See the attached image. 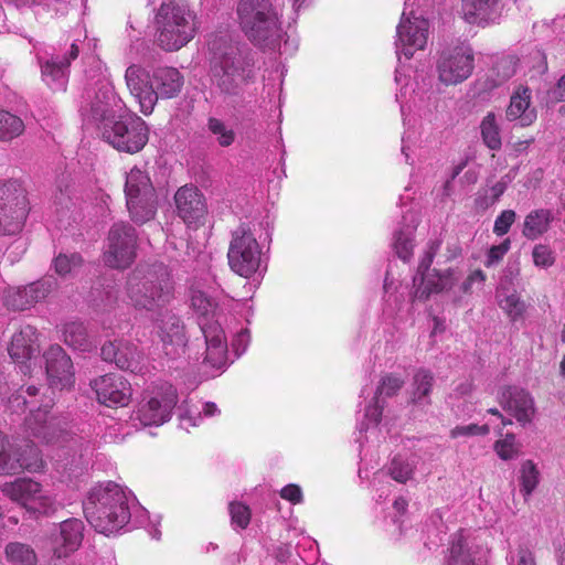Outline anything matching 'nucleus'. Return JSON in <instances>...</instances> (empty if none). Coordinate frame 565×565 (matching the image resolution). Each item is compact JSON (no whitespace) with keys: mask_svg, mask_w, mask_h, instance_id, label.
Segmentation results:
<instances>
[{"mask_svg":"<svg viewBox=\"0 0 565 565\" xmlns=\"http://www.w3.org/2000/svg\"><path fill=\"white\" fill-rule=\"evenodd\" d=\"M98 74L88 76L83 93L81 111L96 122H104L121 109V100L116 96L114 87L98 66Z\"/></svg>","mask_w":565,"mask_h":565,"instance_id":"obj_9","label":"nucleus"},{"mask_svg":"<svg viewBox=\"0 0 565 565\" xmlns=\"http://www.w3.org/2000/svg\"><path fill=\"white\" fill-rule=\"evenodd\" d=\"M3 303L11 310H26L33 307L29 297L28 285L23 287H10L3 291Z\"/></svg>","mask_w":565,"mask_h":565,"instance_id":"obj_46","label":"nucleus"},{"mask_svg":"<svg viewBox=\"0 0 565 565\" xmlns=\"http://www.w3.org/2000/svg\"><path fill=\"white\" fill-rule=\"evenodd\" d=\"M499 403L522 426L530 424L535 415L534 399L524 388L518 386L503 387L499 393Z\"/></svg>","mask_w":565,"mask_h":565,"instance_id":"obj_26","label":"nucleus"},{"mask_svg":"<svg viewBox=\"0 0 565 565\" xmlns=\"http://www.w3.org/2000/svg\"><path fill=\"white\" fill-rule=\"evenodd\" d=\"M24 129V122L19 116L0 109V141H11L21 136Z\"/></svg>","mask_w":565,"mask_h":565,"instance_id":"obj_43","label":"nucleus"},{"mask_svg":"<svg viewBox=\"0 0 565 565\" xmlns=\"http://www.w3.org/2000/svg\"><path fill=\"white\" fill-rule=\"evenodd\" d=\"M99 403L106 406H126L132 395L130 383L119 374H105L90 383Z\"/></svg>","mask_w":565,"mask_h":565,"instance_id":"obj_25","label":"nucleus"},{"mask_svg":"<svg viewBox=\"0 0 565 565\" xmlns=\"http://www.w3.org/2000/svg\"><path fill=\"white\" fill-rule=\"evenodd\" d=\"M494 451L502 460H511L518 457L519 446L513 434H507L504 438L494 444Z\"/></svg>","mask_w":565,"mask_h":565,"instance_id":"obj_52","label":"nucleus"},{"mask_svg":"<svg viewBox=\"0 0 565 565\" xmlns=\"http://www.w3.org/2000/svg\"><path fill=\"white\" fill-rule=\"evenodd\" d=\"M516 213L513 210H504L502 211L495 218L493 224V233L497 236L505 235L512 224L515 222Z\"/></svg>","mask_w":565,"mask_h":565,"instance_id":"obj_58","label":"nucleus"},{"mask_svg":"<svg viewBox=\"0 0 565 565\" xmlns=\"http://www.w3.org/2000/svg\"><path fill=\"white\" fill-rule=\"evenodd\" d=\"M125 295L138 311L160 313L175 297L174 281L162 263L140 264L127 277Z\"/></svg>","mask_w":565,"mask_h":565,"instance_id":"obj_2","label":"nucleus"},{"mask_svg":"<svg viewBox=\"0 0 565 565\" xmlns=\"http://www.w3.org/2000/svg\"><path fill=\"white\" fill-rule=\"evenodd\" d=\"M532 258L534 265L540 268H548L555 263L553 250L544 244H537L533 247Z\"/></svg>","mask_w":565,"mask_h":565,"instance_id":"obj_55","label":"nucleus"},{"mask_svg":"<svg viewBox=\"0 0 565 565\" xmlns=\"http://www.w3.org/2000/svg\"><path fill=\"white\" fill-rule=\"evenodd\" d=\"M29 211L26 190L21 182L0 181V235L19 233Z\"/></svg>","mask_w":565,"mask_h":565,"instance_id":"obj_10","label":"nucleus"},{"mask_svg":"<svg viewBox=\"0 0 565 565\" xmlns=\"http://www.w3.org/2000/svg\"><path fill=\"white\" fill-rule=\"evenodd\" d=\"M473 53L466 46L447 47L437 58L439 81L445 85H457L466 81L473 71Z\"/></svg>","mask_w":565,"mask_h":565,"instance_id":"obj_19","label":"nucleus"},{"mask_svg":"<svg viewBox=\"0 0 565 565\" xmlns=\"http://www.w3.org/2000/svg\"><path fill=\"white\" fill-rule=\"evenodd\" d=\"M100 355L104 361L114 362L120 370L134 374L148 372L145 354L128 341L120 340L103 344Z\"/></svg>","mask_w":565,"mask_h":565,"instance_id":"obj_20","label":"nucleus"},{"mask_svg":"<svg viewBox=\"0 0 565 565\" xmlns=\"http://www.w3.org/2000/svg\"><path fill=\"white\" fill-rule=\"evenodd\" d=\"M280 497L292 504L302 502V491L299 486L290 483L280 490Z\"/></svg>","mask_w":565,"mask_h":565,"instance_id":"obj_63","label":"nucleus"},{"mask_svg":"<svg viewBox=\"0 0 565 565\" xmlns=\"http://www.w3.org/2000/svg\"><path fill=\"white\" fill-rule=\"evenodd\" d=\"M429 22L423 17H417L413 11L402 13L398 25L396 26V55L398 63L402 62V55L405 60H411L414 53L423 50L428 40Z\"/></svg>","mask_w":565,"mask_h":565,"instance_id":"obj_17","label":"nucleus"},{"mask_svg":"<svg viewBox=\"0 0 565 565\" xmlns=\"http://www.w3.org/2000/svg\"><path fill=\"white\" fill-rule=\"evenodd\" d=\"M507 563L508 565H536L532 546L527 542H521L516 547H510Z\"/></svg>","mask_w":565,"mask_h":565,"instance_id":"obj_50","label":"nucleus"},{"mask_svg":"<svg viewBox=\"0 0 565 565\" xmlns=\"http://www.w3.org/2000/svg\"><path fill=\"white\" fill-rule=\"evenodd\" d=\"M72 186L66 178H62L56 184V191L54 193V203L62 209H68L72 203Z\"/></svg>","mask_w":565,"mask_h":565,"instance_id":"obj_57","label":"nucleus"},{"mask_svg":"<svg viewBox=\"0 0 565 565\" xmlns=\"http://www.w3.org/2000/svg\"><path fill=\"white\" fill-rule=\"evenodd\" d=\"M184 84L183 75L174 67H159L153 71L151 86L158 98H173L182 89Z\"/></svg>","mask_w":565,"mask_h":565,"instance_id":"obj_32","label":"nucleus"},{"mask_svg":"<svg viewBox=\"0 0 565 565\" xmlns=\"http://www.w3.org/2000/svg\"><path fill=\"white\" fill-rule=\"evenodd\" d=\"M489 433L488 425L479 426L477 424H469L465 426H456L450 430V437L456 439L460 437H470L477 435H487Z\"/></svg>","mask_w":565,"mask_h":565,"instance_id":"obj_59","label":"nucleus"},{"mask_svg":"<svg viewBox=\"0 0 565 565\" xmlns=\"http://www.w3.org/2000/svg\"><path fill=\"white\" fill-rule=\"evenodd\" d=\"M434 382L435 376L431 371L424 367L418 369L411 384V403L418 406L430 405V393Z\"/></svg>","mask_w":565,"mask_h":565,"instance_id":"obj_36","label":"nucleus"},{"mask_svg":"<svg viewBox=\"0 0 565 565\" xmlns=\"http://www.w3.org/2000/svg\"><path fill=\"white\" fill-rule=\"evenodd\" d=\"M231 269L242 277H249L262 267V248L248 224H241L232 233L227 253Z\"/></svg>","mask_w":565,"mask_h":565,"instance_id":"obj_11","label":"nucleus"},{"mask_svg":"<svg viewBox=\"0 0 565 565\" xmlns=\"http://www.w3.org/2000/svg\"><path fill=\"white\" fill-rule=\"evenodd\" d=\"M519 480L521 492L525 498L530 497L540 481V472L532 460L522 462Z\"/></svg>","mask_w":565,"mask_h":565,"instance_id":"obj_48","label":"nucleus"},{"mask_svg":"<svg viewBox=\"0 0 565 565\" xmlns=\"http://www.w3.org/2000/svg\"><path fill=\"white\" fill-rule=\"evenodd\" d=\"M84 40L74 39L70 43L66 42L60 52L54 51L47 56H38L41 78L51 90H66L71 62L84 51Z\"/></svg>","mask_w":565,"mask_h":565,"instance_id":"obj_13","label":"nucleus"},{"mask_svg":"<svg viewBox=\"0 0 565 565\" xmlns=\"http://www.w3.org/2000/svg\"><path fill=\"white\" fill-rule=\"evenodd\" d=\"M102 134L116 150L130 154L141 151L149 140V127L137 115L122 117L110 126L105 124Z\"/></svg>","mask_w":565,"mask_h":565,"instance_id":"obj_12","label":"nucleus"},{"mask_svg":"<svg viewBox=\"0 0 565 565\" xmlns=\"http://www.w3.org/2000/svg\"><path fill=\"white\" fill-rule=\"evenodd\" d=\"M416 467V456L405 457L403 455H396L388 466V473L395 481L405 483L413 478Z\"/></svg>","mask_w":565,"mask_h":565,"instance_id":"obj_41","label":"nucleus"},{"mask_svg":"<svg viewBox=\"0 0 565 565\" xmlns=\"http://www.w3.org/2000/svg\"><path fill=\"white\" fill-rule=\"evenodd\" d=\"M9 355L15 363L24 364L40 352L39 333L30 324L23 326L11 339Z\"/></svg>","mask_w":565,"mask_h":565,"instance_id":"obj_30","label":"nucleus"},{"mask_svg":"<svg viewBox=\"0 0 565 565\" xmlns=\"http://www.w3.org/2000/svg\"><path fill=\"white\" fill-rule=\"evenodd\" d=\"M153 334L159 339L164 354L171 359L184 353L188 342L182 319L172 310L164 308L151 317Z\"/></svg>","mask_w":565,"mask_h":565,"instance_id":"obj_18","label":"nucleus"},{"mask_svg":"<svg viewBox=\"0 0 565 565\" xmlns=\"http://www.w3.org/2000/svg\"><path fill=\"white\" fill-rule=\"evenodd\" d=\"M196 15L180 2H163L156 15V41L167 52L178 51L195 35Z\"/></svg>","mask_w":565,"mask_h":565,"instance_id":"obj_6","label":"nucleus"},{"mask_svg":"<svg viewBox=\"0 0 565 565\" xmlns=\"http://www.w3.org/2000/svg\"><path fill=\"white\" fill-rule=\"evenodd\" d=\"M2 493L28 511L50 515L57 509L55 499L46 493L41 483L30 478H18L1 486Z\"/></svg>","mask_w":565,"mask_h":565,"instance_id":"obj_14","label":"nucleus"},{"mask_svg":"<svg viewBox=\"0 0 565 565\" xmlns=\"http://www.w3.org/2000/svg\"><path fill=\"white\" fill-rule=\"evenodd\" d=\"M404 385V380L395 374H386L382 377L374 396V403L365 408V418L372 423L377 424L381 420L383 405L381 397H391L395 395Z\"/></svg>","mask_w":565,"mask_h":565,"instance_id":"obj_33","label":"nucleus"},{"mask_svg":"<svg viewBox=\"0 0 565 565\" xmlns=\"http://www.w3.org/2000/svg\"><path fill=\"white\" fill-rule=\"evenodd\" d=\"M61 331L63 340L68 347L83 352L89 351L93 348V342L83 322H66L63 324Z\"/></svg>","mask_w":565,"mask_h":565,"instance_id":"obj_37","label":"nucleus"},{"mask_svg":"<svg viewBox=\"0 0 565 565\" xmlns=\"http://www.w3.org/2000/svg\"><path fill=\"white\" fill-rule=\"evenodd\" d=\"M128 493H129L130 512H131L130 520H132L135 526H142L148 521V511L138 504V502L136 501V498L132 495V493L130 491H128Z\"/></svg>","mask_w":565,"mask_h":565,"instance_id":"obj_62","label":"nucleus"},{"mask_svg":"<svg viewBox=\"0 0 565 565\" xmlns=\"http://www.w3.org/2000/svg\"><path fill=\"white\" fill-rule=\"evenodd\" d=\"M85 525L82 520L70 518L62 521L50 534L53 557L66 558L79 548L84 539Z\"/></svg>","mask_w":565,"mask_h":565,"instance_id":"obj_23","label":"nucleus"},{"mask_svg":"<svg viewBox=\"0 0 565 565\" xmlns=\"http://www.w3.org/2000/svg\"><path fill=\"white\" fill-rule=\"evenodd\" d=\"M125 79L131 95L140 105V111L150 115L156 106V94L145 68L136 64L130 65L126 70Z\"/></svg>","mask_w":565,"mask_h":565,"instance_id":"obj_29","label":"nucleus"},{"mask_svg":"<svg viewBox=\"0 0 565 565\" xmlns=\"http://www.w3.org/2000/svg\"><path fill=\"white\" fill-rule=\"evenodd\" d=\"M516 63L513 57H504L497 62L494 70L498 73V84H501L515 74Z\"/></svg>","mask_w":565,"mask_h":565,"instance_id":"obj_61","label":"nucleus"},{"mask_svg":"<svg viewBox=\"0 0 565 565\" xmlns=\"http://www.w3.org/2000/svg\"><path fill=\"white\" fill-rule=\"evenodd\" d=\"M230 514L232 523L237 525L239 529H246L250 521L249 508L239 502H232L230 504Z\"/></svg>","mask_w":565,"mask_h":565,"instance_id":"obj_56","label":"nucleus"},{"mask_svg":"<svg viewBox=\"0 0 565 565\" xmlns=\"http://www.w3.org/2000/svg\"><path fill=\"white\" fill-rule=\"evenodd\" d=\"M191 307L199 315V326L205 341L202 363L216 371L223 370L227 364V343L224 330L214 319L218 302L202 290H192Z\"/></svg>","mask_w":565,"mask_h":565,"instance_id":"obj_5","label":"nucleus"},{"mask_svg":"<svg viewBox=\"0 0 565 565\" xmlns=\"http://www.w3.org/2000/svg\"><path fill=\"white\" fill-rule=\"evenodd\" d=\"M21 459H23V461H25V462H28V461L32 462L35 459L40 460L39 468H36L34 470L26 469L29 472H39V471H42L44 469L45 463H44V460L41 457L40 450L32 443H26L23 450L18 449L15 451V457L12 458V461H22Z\"/></svg>","mask_w":565,"mask_h":565,"instance_id":"obj_54","label":"nucleus"},{"mask_svg":"<svg viewBox=\"0 0 565 565\" xmlns=\"http://www.w3.org/2000/svg\"><path fill=\"white\" fill-rule=\"evenodd\" d=\"M531 97L532 93L529 87L519 86L511 95L505 118L509 121H516L521 127L532 125L537 118V113L531 105Z\"/></svg>","mask_w":565,"mask_h":565,"instance_id":"obj_31","label":"nucleus"},{"mask_svg":"<svg viewBox=\"0 0 565 565\" xmlns=\"http://www.w3.org/2000/svg\"><path fill=\"white\" fill-rule=\"evenodd\" d=\"M221 412L215 403L207 402L204 404L202 412L198 409L180 408L179 420L181 428L189 430L191 427H196L203 419V417H213L218 415Z\"/></svg>","mask_w":565,"mask_h":565,"instance_id":"obj_42","label":"nucleus"},{"mask_svg":"<svg viewBox=\"0 0 565 565\" xmlns=\"http://www.w3.org/2000/svg\"><path fill=\"white\" fill-rule=\"evenodd\" d=\"M43 358L50 388L64 390L74 385L73 363L61 345H51L44 351Z\"/></svg>","mask_w":565,"mask_h":565,"instance_id":"obj_24","label":"nucleus"},{"mask_svg":"<svg viewBox=\"0 0 565 565\" xmlns=\"http://www.w3.org/2000/svg\"><path fill=\"white\" fill-rule=\"evenodd\" d=\"M40 460L34 461H12L10 452V444L6 436L0 431V475L17 473L21 469H36L39 468Z\"/></svg>","mask_w":565,"mask_h":565,"instance_id":"obj_38","label":"nucleus"},{"mask_svg":"<svg viewBox=\"0 0 565 565\" xmlns=\"http://www.w3.org/2000/svg\"><path fill=\"white\" fill-rule=\"evenodd\" d=\"M404 221L407 222L406 226L394 233L393 246L397 256L408 262L413 256V236L418 224V218L414 212L407 211L403 216Z\"/></svg>","mask_w":565,"mask_h":565,"instance_id":"obj_34","label":"nucleus"},{"mask_svg":"<svg viewBox=\"0 0 565 565\" xmlns=\"http://www.w3.org/2000/svg\"><path fill=\"white\" fill-rule=\"evenodd\" d=\"M38 394L39 388L34 385H30L25 390L21 387L9 397L8 406L13 413H23L28 405L33 404V402L28 401V397H35Z\"/></svg>","mask_w":565,"mask_h":565,"instance_id":"obj_51","label":"nucleus"},{"mask_svg":"<svg viewBox=\"0 0 565 565\" xmlns=\"http://www.w3.org/2000/svg\"><path fill=\"white\" fill-rule=\"evenodd\" d=\"M483 143L491 150H499L502 146L500 127L494 113H488L480 124Z\"/></svg>","mask_w":565,"mask_h":565,"instance_id":"obj_44","label":"nucleus"},{"mask_svg":"<svg viewBox=\"0 0 565 565\" xmlns=\"http://www.w3.org/2000/svg\"><path fill=\"white\" fill-rule=\"evenodd\" d=\"M124 192L129 215L135 223L143 224L154 217L158 198L146 171L138 167L130 169L126 174Z\"/></svg>","mask_w":565,"mask_h":565,"instance_id":"obj_8","label":"nucleus"},{"mask_svg":"<svg viewBox=\"0 0 565 565\" xmlns=\"http://www.w3.org/2000/svg\"><path fill=\"white\" fill-rule=\"evenodd\" d=\"M458 276L455 269H433L428 276H414L412 301H425L430 295L447 291L457 282Z\"/></svg>","mask_w":565,"mask_h":565,"instance_id":"obj_27","label":"nucleus"},{"mask_svg":"<svg viewBox=\"0 0 565 565\" xmlns=\"http://www.w3.org/2000/svg\"><path fill=\"white\" fill-rule=\"evenodd\" d=\"M177 213L190 228L205 223L207 205L202 192L193 185L181 186L174 194Z\"/></svg>","mask_w":565,"mask_h":565,"instance_id":"obj_22","label":"nucleus"},{"mask_svg":"<svg viewBox=\"0 0 565 565\" xmlns=\"http://www.w3.org/2000/svg\"><path fill=\"white\" fill-rule=\"evenodd\" d=\"M502 0H461L459 15L469 24L487 26L501 17Z\"/></svg>","mask_w":565,"mask_h":565,"instance_id":"obj_28","label":"nucleus"},{"mask_svg":"<svg viewBox=\"0 0 565 565\" xmlns=\"http://www.w3.org/2000/svg\"><path fill=\"white\" fill-rule=\"evenodd\" d=\"M52 406V398H49L45 402L42 401L36 409H31L25 418V426L30 434L46 444H68L70 449L75 452L82 454L83 450H87L88 441L70 431L66 419L53 414Z\"/></svg>","mask_w":565,"mask_h":565,"instance_id":"obj_7","label":"nucleus"},{"mask_svg":"<svg viewBox=\"0 0 565 565\" xmlns=\"http://www.w3.org/2000/svg\"><path fill=\"white\" fill-rule=\"evenodd\" d=\"M207 129L216 138L218 146L223 148L232 146L236 139L233 128L222 119L210 117L207 119Z\"/></svg>","mask_w":565,"mask_h":565,"instance_id":"obj_47","label":"nucleus"},{"mask_svg":"<svg viewBox=\"0 0 565 565\" xmlns=\"http://www.w3.org/2000/svg\"><path fill=\"white\" fill-rule=\"evenodd\" d=\"M271 555L276 559V565H285L291 557V545L280 543L273 548Z\"/></svg>","mask_w":565,"mask_h":565,"instance_id":"obj_64","label":"nucleus"},{"mask_svg":"<svg viewBox=\"0 0 565 565\" xmlns=\"http://www.w3.org/2000/svg\"><path fill=\"white\" fill-rule=\"evenodd\" d=\"M177 403V390L171 384L163 383L139 403L136 419L143 426H160L170 420Z\"/></svg>","mask_w":565,"mask_h":565,"instance_id":"obj_16","label":"nucleus"},{"mask_svg":"<svg viewBox=\"0 0 565 565\" xmlns=\"http://www.w3.org/2000/svg\"><path fill=\"white\" fill-rule=\"evenodd\" d=\"M57 280L53 276L43 277L28 285L29 297L33 305L46 299L57 288Z\"/></svg>","mask_w":565,"mask_h":565,"instance_id":"obj_49","label":"nucleus"},{"mask_svg":"<svg viewBox=\"0 0 565 565\" xmlns=\"http://www.w3.org/2000/svg\"><path fill=\"white\" fill-rule=\"evenodd\" d=\"M488 548L475 536L462 531L452 535L446 565H486Z\"/></svg>","mask_w":565,"mask_h":565,"instance_id":"obj_21","label":"nucleus"},{"mask_svg":"<svg viewBox=\"0 0 565 565\" xmlns=\"http://www.w3.org/2000/svg\"><path fill=\"white\" fill-rule=\"evenodd\" d=\"M210 77L221 94L238 96L255 78L254 61L228 33L212 34L209 40Z\"/></svg>","mask_w":565,"mask_h":565,"instance_id":"obj_1","label":"nucleus"},{"mask_svg":"<svg viewBox=\"0 0 565 565\" xmlns=\"http://www.w3.org/2000/svg\"><path fill=\"white\" fill-rule=\"evenodd\" d=\"M237 13L242 30L255 45L271 50L279 45L281 13L270 0H241Z\"/></svg>","mask_w":565,"mask_h":565,"instance_id":"obj_4","label":"nucleus"},{"mask_svg":"<svg viewBox=\"0 0 565 565\" xmlns=\"http://www.w3.org/2000/svg\"><path fill=\"white\" fill-rule=\"evenodd\" d=\"M137 256V233L125 222L115 223L108 233L104 250V263L114 269L128 268Z\"/></svg>","mask_w":565,"mask_h":565,"instance_id":"obj_15","label":"nucleus"},{"mask_svg":"<svg viewBox=\"0 0 565 565\" xmlns=\"http://www.w3.org/2000/svg\"><path fill=\"white\" fill-rule=\"evenodd\" d=\"M554 221V214L548 209L532 210L525 217L522 227V235L531 241L544 235Z\"/></svg>","mask_w":565,"mask_h":565,"instance_id":"obj_35","label":"nucleus"},{"mask_svg":"<svg viewBox=\"0 0 565 565\" xmlns=\"http://www.w3.org/2000/svg\"><path fill=\"white\" fill-rule=\"evenodd\" d=\"M510 246H511L510 238H505L499 245L491 246L487 254V259L484 262V265L487 267H492V266L497 265L500 260H502L504 255L509 252Z\"/></svg>","mask_w":565,"mask_h":565,"instance_id":"obj_60","label":"nucleus"},{"mask_svg":"<svg viewBox=\"0 0 565 565\" xmlns=\"http://www.w3.org/2000/svg\"><path fill=\"white\" fill-rule=\"evenodd\" d=\"M497 297L500 308L511 321H518L523 317L526 306L515 290L508 292L501 287L498 289Z\"/></svg>","mask_w":565,"mask_h":565,"instance_id":"obj_40","label":"nucleus"},{"mask_svg":"<svg viewBox=\"0 0 565 565\" xmlns=\"http://www.w3.org/2000/svg\"><path fill=\"white\" fill-rule=\"evenodd\" d=\"M440 246H441L440 239H431L428 242L427 248L418 264L417 271H416L415 276L420 277V276H428L429 274H431L430 266H431L434 257L437 254V252L439 250Z\"/></svg>","mask_w":565,"mask_h":565,"instance_id":"obj_53","label":"nucleus"},{"mask_svg":"<svg viewBox=\"0 0 565 565\" xmlns=\"http://www.w3.org/2000/svg\"><path fill=\"white\" fill-rule=\"evenodd\" d=\"M6 561L10 565H36L38 555L34 548L22 542H10L4 547Z\"/></svg>","mask_w":565,"mask_h":565,"instance_id":"obj_39","label":"nucleus"},{"mask_svg":"<svg viewBox=\"0 0 565 565\" xmlns=\"http://www.w3.org/2000/svg\"><path fill=\"white\" fill-rule=\"evenodd\" d=\"M83 265V258L77 253H60L52 260L54 271L62 278L71 277L78 271Z\"/></svg>","mask_w":565,"mask_h":565,"instance_id":"obj_45","label":"nucleus"},{"mask_svg":"<svg viewBox=\"0 0 565 565\" xmlns=\"http://www.w3.org/2000/svg\"><path fill=\"white\" fill-rule=\"evenodd\" d=\"M83 510L87 522L97 532L116 533L130 521L129 493L113 481L100 483L88 492Z\"/></svg>","mask_w":565,"mask_h":565,"instance_id":"obj_3","label":"nucleus"}]
</instances>
